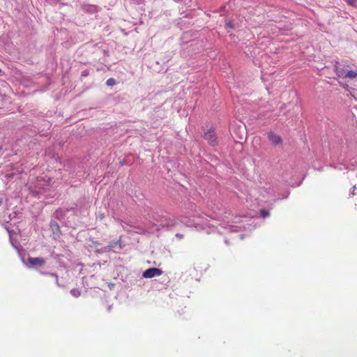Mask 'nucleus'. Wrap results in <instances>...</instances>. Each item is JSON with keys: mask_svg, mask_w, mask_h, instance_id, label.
<instances>
[{"mask_svg": "<svg viewBox=\"0 0 357 357\" xmlns=\"http://www.w3.org/2000/svg\"><path fill=\"white\" fill-rule=\"evenodd\" d=\"M116 83V80L114 78H109L106 82L107 85L109 86H113Z\"/></svg>", "mask_w": 357, "mask_h": 357, "instance_id": "obj_8", "label": "nucleus"}, {"mask_svg": "<svg viewBox=\"0 0 357 357\" xmlns=\"http://www.w3.org/2000/svg\"><path fill=\"white\" fill-rule=\"evenodd\" d=\"M162 273V271L161 269L158 268H150L146 270L142 275L145 278H152L155 276H160Z\"/></svg>", "mask_w": 357, "mask_h": 357, "instance_id": "obj_2", "label": "nucleus"}, {"mask_svg": "<svg viewBox=\"0 0 357 357\" xmlns=\"http://www.w3.org/2000/svg\"><path fill=\"white\" fill-rule=\"evenodd\" d=\"M225 27L228 29L229 31V30L234 29V25L231 21H228L225 24Z\"/></svg>", "mask_w": 357, "mask_h": 357, "instance_id": "obj_9", "label": "nucleus"}, {"mask_svg": "<svg viewBox=\"0 0 357 357\" xmlns=\"http://www.w3.org/2000/svg\"><path fill=\"white\" fill-rule=\"evenodd\" d=\"M204 137L209 145L215 146L218 144L217 136L214 130H208L204 133Z\"/></svg>", "mask_w": 357, "mask_h": 357, "instance_id": "obj_1", "label": "nucleus"}, {"mask_svg": "<svg viewBox=\"0 0 357 357\" xmlns=\"http://www.w3.org/2000/svg\"><path fill=\"white\" fill-rule=\"evenodd\" d=\"M1 204H2V199H0V206L1 205Z\"/></svg>", "mask_w": 357, "mask_h": 357, "instance_id": "obj_13", "label": "nucleus"}, {"mask_svg": "<svg viewBox=\"0 0 357 357\" xmlns=\"http://www.w3.org/2000/svg\"><path fill=\"white\" fill-rule=\"evenodd\" d=\"M260 214L263 218H266L270 215L269 212L265 209H261L260 211Z\"/></svg>", "mask_w": 357, "mask_h": 357, "instance_id": "obj_10", "label": "nucleus"}, {"mask_svg": "<svg viewBox=\"0 0 357 357\" xmlns=\"http://www.w3.org/2000/svg\"><path fill=\"white\" fill-rule=\"evenodd\" d=\"M188 216L192 217V218H197V217H199V214L197 211V210L195 209V211L192 213H188Z\"/></svg>", "mask_w": 357, "mask_h": 357, "instance_id": "obj_11", "label": "nucleus"}, {"mask_svg": "<svg viewBox=\"0 0 357 357\" xmlns=\"http://www.w3.org/2000/svg\"><path fill=\"white\" fill-rule=\"evenodd\" d=\"M347 78H349V79L357 78V69L347 70L344 79H347Z\"/></svg>", "mask_w": 357, "mask_h": 357, "instance_id": "obj_6", "label": "nucleus"}, {"mask_svg": "<svg viewBox=\"0 0 357 357\" xmlns=\"http://www.w3.org/2000/svg\"><path fill=\"white\" fill-rule=\"evenodd\" d=\"M267 137L274 146H278L282 144V138L274 132L270 131L267 132Z\"/></svg>", "mask_w": 357, "mask_h": 357, "instance_id": "obj_3", "label": "nucleus"}, {"mask_svg": "<svg viewBox=\"0 0 357 357\" xmlns=\"http://www.w3.org/2000/svg\"><path fill=\"white\" fill-rule=\"evenodd\" d=\"M70 294L74 296V297H79L80 295H81V291L80 290L77 289H73L71 291H70Z\"/></svg>", "mask_w": 357, "mask_h": 357, "instance_id": "obj_7", "label": "nucleus"}, {"mask_svg": "<svg viewBox=\"0 0 357 357\" xmlns=\"http://www.w3.org/2000/svg\"><path fill=\"white\" fill-rule=\"evenodd\" d=\"M347 70L344 66L339 65L338 62L335 64V73L337 77L344 79Z\"/></svg>", "mask_w": 357, "mask_h": 357, "instance_id": "obj_5", "label": "nucleus"}, {"mask_svg": "<svg viewBox=\"0 0 357 357\" xmlns=\"http://www.w3.org/2000/svg\"><path fill=\"white\" fill-rule=\"evenodd\" d=\"M29 267L43 266L45 264L44 259L40 257H29L27 259Z\"/></svg>", "mask_w": 357, "mask_h": 357, "instance_id": "obj_4", "label": "nucleus"}, {"mask_svg": "<svg viewBox=\"0 0 357 357\" xmlns=\"http://www.w3.org/2000/svg\"><path fill=\"white\" fill-rule=\"evenodd\" d=\"M347 3L352 6H356V1L355 0H347Z\"/></svg>", "mask_w": 357, "mask_h": 357, "instance_id": "obj_12", "label": "nucleus"}]
</instances>
